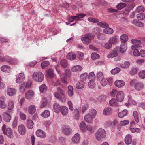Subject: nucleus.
Masks as SVG:
<instances>
[{"mask_svg": "<svg viewBox=\"0 0 145 145\" xmlns=\"http://www.w3.org/2000/svg\"><path fill=\"white\" fill-rule=\"evenodd\" d=\"M106 135V132L103 129L100 128L95 133V136L96 139L98 141H100L101 139L105 138Z\"/></svg>", "mask_w": 145, "mask_h": 145, "instance_id": "2", "label": "nucleus"}, {"mask_svg": "<svg viewBox=\"0 0 145 145\" xmlns=\"http://www.w3.org/2000/svg\"><path fill=\"white\" fill-rule=\"evenodd\" d=\"M57 89L58 92L54 93L55 97L62 102H65V95L63 90L60 87H58Z\"/></svg>", "mask_w": 145, "mask_h": 145, "instance_id": "1", "label": "nucleus"}, {"mask_svg": "<svg viewBox=\"0 0 145 145\" xmlns=\"http://www.w3.org/2000/svg\"><path fill=\"white\" fill-rule=\"evenodd\" d=\"M109 104L110 105L112 106H116L117 105V103L116 100L113 99L110 101Z\"/></svg>", "mask_w": 145, "mask_h": 145, "instance_id": "54", "label": "nucleus"}, {"mask_svg": "<svg viewBox=\"0 0 145 145\" xmlns=\"http://www.w3.org/2000/svg\"><path fill=\"white\" fill-rule=\"evenodd\" d=\"M112 110L109 107H107L104 109L103 114L104 115H108L111 114Z\"/></svg>", "mask_w": 145, "mask_h": 145, "instance_id": "26", "label": "nucleus"}, {"mask_svg": "<svg viewBox=\"0 0 145 145\" xmlns=\"http://www.w3.org/2000/svg\"><path fill=\"white\" fill-rule=\"evenodd\" d=\"M98 39L100 40H103L105 39V35L103 33H99L97 36Z\"/></svg>", "mask_w": 145, "mask_h": 145, "instance_id": "47", "label": "nucleus"}, {"mask_svg": "<svg viewBox=\"0 0 145 145\" xmlns=\"http://www.w3.org/2000/svg\"><path fill=\"white\" fill-rule=\"evenodd\" d=\"M127 111L126 110H124L122 112H119L118 114V116L119 117L122 118L127 115Z\"/></svg>", "mask_w": 145, "mask_h": 145, "instance_id": "39", "label": "nucleus"}, {"mask_svg": "<svg viewBox=\"0 0 145 145\" xmlns=\"http://www.w3.org/2000/svg\"><path fill=\"white\" fill-rule=\"evenodd\" d=\"M133 115L135 121L137 123H138L139 122V116L138 113L137 111H134L133 112Z\"/></svg>", "mask_w": 145, "mask_h": 145, "instance_id": "52", "label": "nucleus"}, {"mask_svg": "<svg viewBox=\"0 0 145 145\" xmlns=\"http://www.w3.org/2000/svg\"><path fill=\"white\" fill-rule=\"evenodd\" d=\"M131 42L133 44L136 45L138 48L140 47L142 43L141 41L135 39H132L131 40Z\"/></svg>", "mask_w": 145, "mask_h": 145, "instance_id": "29", "label": "nucleus"}, {"mask_svg": "<svg viewBox=\"0 0 145 145\" xmlns=\"http://www.w3.org/2000/svg\"><path fill=\"white\" fill-rule=\"evenodd\" d=\"M99 57V55L97 53H92L91 54V57L94 60L97 59Z\"/></svg>", "mask_w": 145, "mask_h": 145, "instance_id": "61", "label": "nucleus"}, {"mask_svg": "<svg viewBox=\"0 0 145 145\" xmlns=\"http://www.w3.org/2000/svg\"><path fill=\"white\" fill-rule=\"evenodd\" d=\"M50 114V112L48 110H46L41 114V115L44 118H47L49 116Z\"/></svg>", "mask_w": 145, "mask_h": 145, "instance_id": "53", "label": "nucleus"}, {"mask_svg": "<svg viewBox=\"0 0 145 145\" xmlns=\"http://www.w3.org/2000/svg\"><path fill=\"white\" fill-rule=\"evenodd\" d=\"M67 59L72 60L75 59L76 57L75 54L73 53H68L66 56Z\"/></svg>", "mask_w": 145, "mask_h": 145, "instance_id": "18", "label": "nucleus"}, {"mask_svg": "<svg viewBox=\"0 0 145 145\" xmlns=\"http://www.w3.org/2000/svg\"><path fill=\"white\" fill-rule=\"evenodd\" d=\"M28 112L31 114H33L36 111V107L35 105H31L28 108Z\"/></svg>", "mask_w": 145, "mask_h": 145, "instance_id": "28", "label": "nucleus"}, {"mask_svg": "<svg viewBox=\"0 0 145 145\" xmlns=\"http://www.w3.org/2000/svg\"><path fill=\"white\" fill-rule=\"evenodd\" d=\"M25 88H26L25 84V83L23 82L20 86V91L22 92H24Z\"/></svg>", "mask_w": 145, "mask_h": 145, "instance_id": "62", "label": "nucleus"}, {"mask_svg": "<svg viewBox=\"0 0 145 145\" xmlns=\"http://www.w3.org/2000/svg\"><path fill=\"white\" fill-rule=\"evenodd\" d=\"M80 130L83 132H85L87 130V127L84 122H82L80 123Z\"/></svg>", "mask_w": 145, "mask_h": 145, "instance_id": "35", "label": "nucleus"}, {"mask_svg": "<svg viewBox=\"0 0 145 145\" xmlns=\"http://www.w3.org/2000/svg\"><path fill=\"white\" fill-rule=\"evenodd\" d=\"M130 65V63L128 61H125L120 65V66L123 68H127L129 67Z\"/></svg>", "mask_w": 145, "mask_h": 145, "instance_id": "51", "label": "nucleus"}, {"mask_svg": "<svg viewBox=\"0 0 145 145\" xmlns=\"http://www.w3.org/2000/svg\"><path fill=\"white\" fill-rule=\"evenodd\" d=\"M60 64L63 68H66L68 66V62L65 59H63L60 62Z\"/></svg>", "mask_w": 145, "mask_h": 145, "instance_id": "44", "label": "nucleus"}, {"mask_svg": "<svg viewBox=\"0 0 145 145\" xmlns=\"http://www.w3.org/2000/svg\"><path fill=\"white\" fill-rule=\"evenodd\" d=\"M103 32L105 33L110 34H112L114 31L112 29L108 27L103 29Z\"/></svg>", "mask_w": 145, "mask_h": 145, "instance_id": "31", "label": "nucleus"}, {"mask_svg": "<svg viewBox=\"0 0 145 145\" xmlns=\"http://www.w3.org/2000/svg\"><path fill=\"white\" fill-rule=\"evenodd\" d=\"M72 72L80 71L82 70V67L79 65H77L73 67L71 69Z\"/></svg>", "mask_w": 145, "mask_h": 145, "instance_id": "36", "label": "nucleus"}, {"mask_svg": "<svg viewBox=\"0 0 145 145\" xmlns=\"http://www.w3.org/2000/svg\"><path fill=\"white\" fill-rule=\"evenodd\" d=\"M88 74L87 73H84L80 76V78L81 79L80 81H85L86 78H87Z\"/></svg>", "mask_w": 145, "mask_h": 145, "instance_id": "59", "label": "nucleus"}, {"mask_svg": "<svg viewBox=\"0 0 145 145\" xmlns=\"http://www.w3.org/2000/svg\"><path fill=\"white\" fill-rule=\"evenodd\" d=\"M18 120V117L16 116L14 119L12 124V126L14 128H16L17 126V124Z\"/></svg>", "mask_w": 145, "mask_h": 145, "instance_id": "57", "label": "nucleus"}, {"mask_svg": "<svg viewBox=\"0 0 145 145\" xmlns=\"http://www.w3.org/2000/svg\"><path fill=\"white\" fill-rule=\"evenodd\" d=\"M97 25L100 27L103 28H106L109 27V25L106 22H98Z\"/></svg>", "mask_w": 145, "mask_h": 145, "instance_id": "37", "label": "nucleus"}, {"mask_svg": "<svg viewBox=\"0 0 145 145\" xmlns=\"http://www.w3.org/2000/svg\"><path fill=\"white\" fill-rule=\"evenodd\" d=\"M88 85L90 88L93 89L95 87V84L94 80H91L88 83Z\"/></svg>", "mask_w": 145, "mask_h": 145, "instance_id": "50", "label": "nucleus"}, {"mask_svg": "<svg viewBox=\"0 0 145 145\" xmlns=\"http://www.w3.org/2000/svg\"><path fill=\"white\" fill-rule=\"evenodd\" d=\"M11 119V116L7 113H6L4 116V120L7 122H9Z\"/></svg>", "mask_w": 145, "mask_h": 145, "instance_id": "42", "label": "nucleus"}, {"mask_svg": "<svg viewBox=\"0 0 145 145\" xmlns=\"http://www.w3.org/2000/svg\"><path fill=\"white\" fill-rule=\"evenodd\" d=\"M74 118L77 120H79V111L77 109L74 110Z\"/></svg>", "mask_w": 145, "mask_h": 145, "instance_id": "46", "label": "nucleus"}, {"mask_svg": "<svg viewBox=\"0 0 145 145\" xmlns=\"http://www.w3.org/2000/svg\"><path fill=\"white\" fill-rule=\"evenodd\" d=\"M118 54L117 51L115 50L111 51L110 54L107 56L108 58H112L116 57Z\"/></svg>", "mask_w": 145, "mask_h": 145, "instance_id": "33", "label": "nucleus"}, {"mask_svg": "<svg viewBox=\"0 0 145 145\" xmlns=\"http://www.w3.org/2000/svg\"><path fill=\"white\" fill-rule=\"evenodd\" d=\"M18 130L19 133L22 135L25 134L26 130L24 125L22 124L20 125L18 127Z\"/></svg>", "mask_w": 145, "mask_h": 145, "instance_id": "12", "label": "nucleus"}, {"mask_svg": "<svg viewBox=\"0 0 145 145\" xmlns=\"http://www.w3.org/2000/svg\"><path fill=\"white\" fill-rule=\"evenodd\" d=\"M96 77L99 80H101L104 78L103 73L101 72H99L97 74Z\"/></svg>", "mask_w": 145, "mask_h": 145, "instance_id": "58", "label": "nucleus"}, {"mask_svg": "<svg viewBox=\"0 0 145 145\" xmlns=\"http://www.w3.org/2000/svg\"><path fill=\"white\" fill-rule=\"evenodd\" d=\"M50 65V62L48 61H42L41 64V66L42 69Z\"/></svg>", "mask_w": 145, "mask_h": 145, "instance_id": "56", "label": "nucleus"}, {"mask_svg": "<svg viewBox=\"0 0 145 145\" xmlns=\"http://www.w3.org/2000/svg\"><path fill=\"white\" fill-rule=\"evenodd\" d=\"M137 69L134 68L129 71V73L131 75H134L137 73Z\"/></svg>", "mask_w": 145, "mask_h": 145, "instance_id": "63", "label": "nucleus"}, {"mask_svg": "<svg viewBox=\"0 0 145 145\" xmlns=\"http://www.w3.org/2000/svg\"><path fill=\"white\" fill-rule=\"evenodd\" d=\"M68 94L70 97H72L73 95V87L71 85L69 86H68Z\"/></svg>", "mask_w": 145, "mask_h": 145, "instance_id": "30", "label": "nucleus"}, {"mask_svg": "<svg viewBox=\"0 0 145 145\" xmlns=\"http://www.w3.org/2000/svg\"><path fill=\"white\" fill-rule=\"evenodd\" d=\"M118 38L117 36H115L111 37L109 40V42L111 44H115L117 42Z\"/></svg>", "mask_w": 145, "mask_h": 145, "instance_id": "27", "label": "nucleus"}, {"mask_svg": "<svg viewBox=\"0 0 145 145\" xmlns=\"http://www.w3.org/2000/svg\"><path fill=\"white\" fill-rule=\"evenodd\" d=\"M115 86L118 87L120 88L123 86L125 84L124 82L122 80H118L114 82Z\"/></svg>", "mask_w": 145, "mask_h": 145, "instance_id": "23", "label": "nucleus"}, {"mask_svg": "<svg viewBox=\"0 0 145 145\" xmlns=\"http://www.w3.org/2000/svg\"><path fill=\"white\" fill-rule=\"evenodd\" d=\"M131 22L135 26L140 27H142L144 26L143 23L140 21L137 20V19L133 20Z\"/></svg>", "mask_w": 145, "mask_h": 145, "instance_id": "13", "label": "nucleus"}, {"mask_svg": "<svg viewBox=\"0 0 145 145\" xmlns=\"http://www.w3.org/2000/svg\"><path fill=\"white\" fill-rule=\"evenodd\" d=\"M7 92L8 95L12 96L16 94V91L14 89L9 88L7 89Z\"/></svg>", "mask_w": 145, "mask_h": 145, "instance_id": "22", "label": "nucleus"}, {"mask_svg": "<svg viewBox=\"0 0 145 145\" xmlns=\"http://www.w3.org/2000/svg\"><path fill=\"white\" fill-rule=\"evenodd\" d=\"M94 35L90 33L86 34L84 37L81 38V40L85 44H89L91 42V39H93Z\"/></svg>", "mask_w": 145, "mask_h": 145, "instance_id": "6", "label": "nucleus"}, {"mask_svg": "<svg viewBox=\"0 0 145 145\" xmlns=\"http://www.w3.org/2000/svg\"><path fill=\"white\" fill-rule=\"evenodd\" d=\"M14 103L13 101L10 100L9 101L8 108V110H11L14 107Z\"/></svg>", "mask_w": 145, "mask_h": 145, "instance_id": "49", "label": "nucleus"}, {"mask_svg": "<svg viewBox=\"0 0 145 145\" xmlns=\"http://www.w3.org/2000/svg\"><path fill=\"white\" fill-rule=\"evenodd\" d=\"M140 77L142 79L145 78V70L141 71L139 74Z\"/></svg>", "mask_w": 145, "mask_h": 145, "instance_id": "64", "label": "nucleus"}, {"mask_svg": "<svg viewBox=\"0 0 145 145\" xmlns=\"http://www.w3.org/2000/svg\"><path fill=\"white\" fill-rule=\"evenodd\" d=\"M145 10L144 7L142 6H140L137 7L135 9V12L137 13L142 12H144Z\"/></svg>", "mask_w": 145, "mask_h": 145, "instance_id": "38", "label": "nucleus"}, {"mask_svg": "<svg viewBox=\"0 0 145 145\" xmlns=\"http://www.w3.org/2000/svg\"><path fill=\"white\" fill-rule=\"evenodd\" d=\"M126 6V4L125 3H119L117 6V8L120 10L122 9Z\"/></svg>", "mask_w": 145, "mask_h": 145, "instance_id": "45", "label": "nucleus"}, {"mask_svg": "<svg viewBox=\"0 0 145 145\" xmlns=\"http://www.w3.org/2000/svg\"><path fill=\"white\" fill-rule=\"evenodd\" d=\"M54 110L57 113H58L60 112L61 107L59 104L57 103H54L53 106Z\"/></svg>", "mask_w": 145, "mask_h": 145, "instance_id": "19", "label": "nucleus"}, {"mask_svg": "<svg viewBox=\"0 0 145 145\" xmlns=\"http://www.w3.org/2000/svg\"><path fill=\"white\" fill-rule=\"evenodd\" d=\"M36 135L41 138H44L46 137V133L43 130L38 129L36 132Z\"/></svg>", "mask_w": 145, "mask_h": 145, "instance_id": "10", "label": "nucleus"}, {"mask_svg": "<svg viewBox=\"0 0 145 145\" xmlns=\"http://www.w3.org/2000/svg\"><path fill=\"white\" fill-rule=\"evenodd\" d=\"M39 89L41 93L44 92L47 89V86L45 84H43L39 87Z\"/></svg>", "mask_w": 145, "mask_h": 145, "instance_id": "43", "label": "nucleus"}, {"mask_svg": "<svg viewBox=\"0 0 145 145\" xmlns=\"http://www.w3.org/2000/svg\"><path fill=\"white\" fill-rule=\"evenodd\" d=\"M88 114L94 118L96 115L97 111L95 110L91 109L89 111Z\"/></svg>", "mask_w": 145, "mask_h": 145, "instance_id": "48", "label": "nucleus"}, {"mask_svg": "<svg viewBox=\"0 0 145 145\" xmlns=\"http://www.w3.org/2000/svg\"><path fill=\"white\" fill-rule=\"evenodd\" d=\"M25 76L23 73H20L19 74L18 76L17 77V79L16 80V82L20 83L22 82L25 78Z\"/></svg>", "mask_w": 145, "mask_h": 145, "instance_id": "9", "label": "nucleus"}, {"mask_svg": "<svg viewBox=\"0 0 145 145\" xmlns=\"http://www.w3.org/2000/svg\"><path fill=\"white\" fill-rule=\"evenodd\" d=\"M34 94V92L32 91H28L25 95V97L27 99H30L33 97Z\"/></svg>", "mask_w": 145, "mask_h": 145, "instance_id": "17", "label": "nucleus"}, {"mask_svg": "<svg viewBox=\"0 0 145 145\" xmlns=\"http://www.w3.org/2000/svg\"><path fill=\"white\" fill-rule=\"evenodd\" d=\"M80 136L79 134H75L72 139V142L74 143H77L80 141Z\"/></svg>", "mask_w": 145, "mask_h": 145, "instance_id": "11", "label": "nucleus"}, {"mask_svg": "<svg viewBox=\"0 0 145 145\" xmlns=\"http://www.w3.org/2000/svg\"><path fill=\"white\" fill-rule=\"evenodd\" d=\"M33 123L30 120H28L27 121V126L29 129H31L33 127Z\"/></svg>", "mask_w": 145, "mask_h": 145, "instance_id": "41", "label": "nucleus"}, {"mask_svg": "<svg viewBox=\"0 0 145 145\" xmlns=\"http://www.w3.org/2000/svg\"><path fill=\"white\" fill-rule=\"evenodd\" d=\"M85 82L82 81H79L76 84V87L77 89H82L84 87Z\"/></svg>", "mask_w": 145, "mask_h": 145, "instance_id": "34", "label": "nucleus"}, {"mask_svg": "<svg viewBox=\"0 0 145 145\" xmlns=\"http://www.w3.org/2000/svg\"><path fill=\"white\" fill-rule=\"evenodd\" d=\"M46 75L50 78H53L55 75L53 72V70L49 69L46 71Z\"/></svg>", "mask_w": 145, "mask_h": 145, "instance_id": "15", "label": "nucleus"}, {"mask_svg": "<svg viewBox=\"0 0 145 145\" xmlns=\"http://www.w3.org/2000/svg\"><path fill=\"white\" fill-rule=\"evenodd\" d=\"M4 99V97H0V108H4L6 106V105L5 103Z\"/></svg>", "mask_w": 145, "mask_h": 145, "instance_id": "32", "label": "nucleus"}, {"mask_svg": "<svg viewBox=\"0 0 145 145\" xmlns=\"http://www.w3.org/2000/svg\"><path fill=\"white\" fill-rule=\"evenodd\" d=\"M32 77L34 80L39 82L42 81L44 78V74L40 72L33 73Z\"/></svg>", "mask_w": 145, "mask_h": 145, "instance_id": "3", "label": "nucleus"}, {"mask_svg": "<svg viewBox=\"0 0 145 145\" xmlns=\"http://www.w3.org/2000/svg\"><path fill=\"white\" fill-rule=\"evenodd\" d=\"M60 111L63 115H66L68 113V109L66 107L63 106L61 107Z\"/></svg>", "mask_w": 145, "mask_h": 145, "instance_id": "16", "label": "nucleus"}, {"mask_svg": "<svg viewBox=\"0 0 145 145\" xmlns=\"http://www.w3.org/2000/svg\"><path fill=\"white\" fill-rule=\"evenodd\" d=\"M125 141L127 145L130 144L132 142V137L131 135L128 134L126 135L125 139Z\"/></svg>", "mask_w": 145, "mask_h": 145, "instance_id": "20", "label": "nucleus"}, {"mask_svg": "<svg viewBox=\"0 0 145 145\" xmlns=\"http://www.w3.org/2000/svg\"><path fill=\"white\" fill-rule=\"evenodd\" d=\"M137 19L140 20H142L145 18V14L142 13H140L136 15Z\"/></svg>", "mask_w": 145, "mask_h": 145, "instance_id": "40", "label": "nucleus"}, {"mask_svg": "<svg viewBox=\"0 0 145 145\" xmlns=\"http://www.w3.org/2000/svg\"><path fill=\"white\" fill-rule=\"evenodd\" d=\"M3 56V54L1 52H0V61H6L10 62L12 64H15L17 62V60L15 59H12L10 57L7 56L2 57Z\"/></svg>", "mask_w": 145, "mask_h": 145, "instance_id": "4", "label": "nucleus"}, {"mask_svg": "<svg viewBox=\"0 0 145 145\" xmlns=\"http://www.w3.org/2000/svg\"><path fill=\"white\" fill-rule=\"evenodd\" d=\"M120 69L118 67H116L112 69L111 71V73L112 74H115L119 73L120 71Z\"/></svg>", "mask_w": 145, "mask_h": 145, "instance_id": "55", "label": "nucleus"}, {"mask_svg": "<svg viewBox=\"0 0 145 145\" xmlns=\"http://www.w3.org/2000/svg\"><path fill=\"white\" fill-rule=\"evenodd\" d=\"M117 101L120 102L122 101L124 99V95L123 92L121 91H119L117 93L116 95Z\"/></svg>", "mask_w": 145, "mask_h": 145, "instance_id": "8", "label": "nucleus"}, {"mask_svg": "<svg viewBox=\"0 0 145 145\" xmlns=\"http://www.w3.org/2000/svg\"><path fill=\"white\" fill-rule=\"evenodd\" d=\"M120 39L122 43H126L128 40V37L127 35L123 34L121 36Z\"/></svg>", "mask_w": 145, "mask_h": 145, "instance_id": "21", "label": "nucleus"}, {"mask_svg": "<svg viewBox=\"0 0 145 145\" xmlns=\"http://www.w3.org/2000/svg\"><path fill=\"white\" fill-rule=\"evenodd\" d=\"M130 84L131 86H134L135 89L138 91H140L144 88L143 84L140 82H137L136 80H133L131 81Z\"/></svg>", "mask_w": 145, "mask_h": 145, "instance_id": "5", "label": "nucleus"}, {"mask_svg": "<svg viewBox=\"0 0 145 145\" xmlns=\"http://www.w3.org/2000/svg\"><path fill=\"white\" fill-rule=\"evenodd\" d=\"M84 119L86 122L91 123H92L91 120L93 118L88 114L85 116Z\"/></svg>", "mask_w": 145, "mask_h": 145, "instance_id": "24", "label": "nucleus"}, {"mask_svg": "<svg viewBox=\"0 0 145 145\" xmlns=\"http://www.w3.org/2000/svg\"><path fill=\"white\" fill-rule=\"evenodd\" d=\"M88 20L90 22H93L94 23L98 22L99 20L98 19L92 17H89L88 18Z\"/></svg>", "mask_w": 145, "mask_h": 145, "instance_id": "60", "label": "nucleus"}, {"mask_svg": "<svg viewBox=\"0 0 145 145\" xmlns=\"http://www.w3.org/2000/svg\"><path fill=\"white\" fill-rule=\"evenodd\" d=\"M127 49V44L126 43H122L120 48V50L122 53H124L126 51Z\"/></svg>", "mask_w": 145, "mask_h": 145, "instance_id": "25", "label": "nucleus"}, {"mask_svg": "<svg viewBox=\"0 0 145 145\" xmlns=\"http://www.w3.org/2000/svg\"><path fill=\"white\" fill-rule=\"evenodd\" d=\"M62 131L63 134L66 136L71 135L72 132L71 129L66 126L63 127L62 128Z\"/></svg>", "mask_w": 145, "mask_h": 145, "instance_id": "7", "label": "nucleus"}, {"mask_svg": "<svg viewBox=\"0 0 145 145\" xmlns=\"http://www.w3.org/2000/svg\"><path fill=\"white\" fill-rule=\"evenodd\" d=\"M5 134L6 135L10 138H11L12 134V131L11 129L10 128H7L5 130L3 131Z\"/></svg>", "mask_w": 145, "mask_h": 145, "instance_id": "14", "label": "nucleus"}]
</instances>
